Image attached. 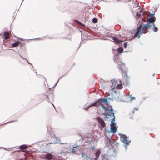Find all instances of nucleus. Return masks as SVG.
Segmentation results:
<instances>
[{
	"instance_id": "f257e3e1",
	"label": "nucleus",
	"mask_w": 160,
	"mask_h": 160,
	"mask_svg": "<svg viewBox=\"0 0 160 160\" xmlns=\"http://www.w3.org/2000/svg\"><path fill=\"white\" fill-rule=\"evenodd\" d=\"M118 135L120 137V140L123 143L126 150L127 148V146L131 143V141L129 139V137L126 135L122 134L119 133Z\"/></svg>"
},
{
	"instance_id": "f03ea898",
	"label": "nucleus",
	"mask_w": 160,
	"mask_h": 160,
	"mask_svg": "<svg viewBox=\"0 0 160 160\" xmlns=\"http://www.w3.org/2000/svg\"><path fill=\"white\" fill-rule=\"evenodd\" d=\"M110 111L111 112L112 114H108V116L111 117L112 116L113 117V118L111 119V123L110 124V125H113L115 124V123L114 122L115 121V117L114 116V113L113 110L112 108H111L110 109Z\"/></svg>"
},
{
	"instance_id": "7ed1b4c3",
	"label": "nucleus",
	"mask_w": 160,
	"mask_h": 160,
	"mask_svg": "<svg viewBox=\"0 0 160 160\" xmlns=\"http://www.w3.org/2000/svg\"><path fill=\"white\" fill-rule=\"evenodd\" d=\"M110 130L111 131H108V132L109 133H110L111 132H112V133H113V134L112 135H113L117 130V127H116L114 125H110Z\"/></svg>"
},
{
	"instance_id": "20e7f679",
	"label": "nucleus",
	"mask_w": 160,
	"mask_h": 160,
	"mask_svg": "<svg viewBox=\"0 0 160 160\" xmlns=\"http://www.w3.org/2000/svg\"><path fill=\"white\" fill-rule=\"evenodd\" d=\"M97 119L98 121L101 124V126L103 128L105 127V123L103 120L102 119L99 117H98L97 118Z\"/></svg>"
},
{
	"instance_id": "39448f33",
	"label": "nucleus",
	"mask_w": 160,
	"mask_h": 160,
	"mask_svg": "<svg viewBox=\"0 0 160 160\" xmlns=\"http://www.w3.org/2000/svg\"><path fill=\"white\" fill-rule=\"evenodd\" d=\"M156 21V18L155 17H154L152 18H148L147 19V21L150 24L152 23V25H153L154 22H155Z\"/></svg>"
},
{
	"instance_id": "423d86ee",
	"label": "nucleus",
	"mask_w": 160,
	"mask_h": 160,
	"mask_svg": "<svg viewBox=\"0 0 160 160\" xmlns=\"http://www.w3.org/2000/svg\"><path fill=\"white\" fill-rule=\"evenodd\" d=\"M53 158V155L50 153L46 154L45 156V159L47 160H50Z\"/></svg>"
},
{
	"instance_id": "0eeeda50",
	"label": "nucleus",
	"mask_w": 160,
	"mask_h": 160,
	"mask_svg": "<svg viewBox=\"0 0 160 160\" xmlns=\"http://www.w3.org/2000/svg\"><path fill=\"white\" fill-rule=\"evenodd\" d=\"M112 39L115 43H117L118 44L121 43L123 42L122 40H119L118 38L116 37H113Z\"/></svg>"
},
{
	"instance_id": "6e6552de",
	"label": "nucleus",
	"mask_w": 160,
	"mask_h": 160,
	"mask_svg": "<svg viewBox=\"0 0 160 160\" xmlns=\"http://www.w3.org/2000/svg\"><path fill=\"white\" fill-rule=\"evenodd\" d=\"M28 147V146L26 145L23 144L19 146V149L20 150H26Z\"/></svg>"
},
{
	"instance_id": "1a4fd4ad",
	"label": "nucleus",
	"mask_w": 160,
	"mask_h": 160,
	"mask_svg": "<svg viewBox=\"0 0 160 160\" xmlns=\"http://www.w3.org/2000/svg\"><path fill=\"white\" fill-rule=\"evenodd\" d=\"M100 151L99 150H97L95 153V159H97L98 158L100 154Z\"/></svg>"
},
{
	"instance_id": "9d476101",
	"label": "nucleus",
	"mask_w": 160,
	"mask_h": 160,
	"mask_svg": "<svg viewBox=\"0 0 160 160\" xmlns=\"http://www.w3.org/2000/svg\"><path fill=\"white\" fill-rule=\"evenodd\" d=\"M4 37L6 39H8L9 38L8 32H5L3 33Z\"/></svg>"
},
{
	"instance_id": "9b49d317",
	"label": "nucleus",
	"mask_w": 160,
	"mask_h": 160,
	"mask_svg": "<svg viewBox=\"0 0 160 160\" xmlns=\"http://www.w3.org/2000/svg\"><path fill=\"white\" fill-rule=\"evenodd\" d=\"M99 100L98 101V102L97 104L98 106V107L99 106H101L102 105V98H101L99 99H97L96 100Z\"/></svg>"
},
{
	"instance_id": "f8f14e48",
	"label": "nucleus",
	"mask_w": 160,
	"mask_h": 160,
	"mask_svg": "<svg viewBox=\"0 0 160 160\" xmlns=\"http://www.w3.org/2000/svg\"><path fill=\"white\" fill-rule=\"evenodd\" d=\"M102 102L103 103H104L106 105H108V101L107 100V98H102Z\"/></svg>"
},
{
	"instance_id": "ddd939ff",
	"label": "nucleus",
	"mask_w": 160,
	"mask_h": 160,
	"mask_svg": "<svg viewBox=\"0 0 160 160\" xmlns=\"http://www.w3.org/2000/svg\"><path fill=\"white\" fill-rule=\"evenodd\" d=\"M153 26L154 28V29L153 30V32H157L158 30V28L157 27L155 26V24L154 23L153 24Z\"/></svg>"
},
{
	"instance_id": "4468645a",
	"label": "nucleus",
	"mask_w": 160,
	"mask_h": 160,
	"mask_svg": "<svg viewBox=\"0 0 160 160\" xmlns=\"http://www.w3.org/2000/svg\"><path fill=\"white\" fill-rule=\"evenodd\" d=\"M19 43V42H15L13 43L12 45V47H15L18 46Z\"/></svg>"
},
{
	"instance_id": "2eb2a0df",
	"label": "nucleus",
	"mask_w": 160,
	"mask_h": 160,
	"mask_svg": "<svg viewBox=\"0 0 160 160\" xmlns=\"http://www.w3.org/2000/svg\"><path fill=\"white\" fill-rule=\"evenodd\" d=\"M101 106V109H103L104 110H105V111H110V109H109L108 108H106L103 105H102Z\"/></svg>"
},
{
	"instance_id": "dca6fc26",
	"label": "nucleus",
	"mask_w": 160,
	"mask_h": 160,
	"mask_svg": "<svg viewBox=\"0 0 160 160\" xmlns=\"http://www.w3.org/2000/svg\"><path fill=\"white\" fill-rule=\"evenodd\" d=\"M53 143L54 144H56L58 143L60 141L59 140L57 139L56 138H53Z\"/></svg>"
},
{
	"instance_id": "f3484780",
	"label": "nucleus",
	"mask_w": 160,
	"mask_h": 160,
	"mask_svg": "<svg viewBox=\"0 0 160 160\" xmlns=\"http://www.w3.org/2000/svg\"><path fill=\"white\" fill-rule=\"evenodd\" d=\"M74 21L76 22L77 24H78V25H81L82 26H84V24L80 22L79 21H78L77 20H74Z\"/></svg>"
},
{
	"instance_id": "a211bd4d",
	"label": "nucleus",
	"mask_w": 160,
	"mask_h": 160,
	"mask_svg": "<svg viewBox=\"0 0 160 160\" xmlns=\"http://www.w3.org/2000/svg\"><path fill=\"white\" fill-rule=\"evenodd\" d=\"M149 24H150L148 22L147 23H146L145 24H143V27H142V29H144V28H148L149 27Z\"/></svg>"
},
{
	"instance_id": "6ab92c4d",
	"label": "nucleus",
	"mask_w": 160,
	"mask_h": 160,
	"mask_svg": "<svg viewBox=\"0 0 160 160\" xmlns=\"http://www.w3.org/2000/svg\"><path fill=\"white\" fill-rule=\"evenodd\" d=\"M94 140H88L87 142H88L89 144H91L92 143H93L94 142Z\"/></svg>"
},
{
	"instance_id": "aec40b11",
	"label": "nucleus",
	"mask_w": 160,
	"mask_h": 160,
	"mask_svg": "<svg viewBox=\"0 0 160 160\" xmlns=\"http://www.w3.org/2000/svg\"><path fill=\"white\" fill-rule=\"evenodd\" d=\"M122 66H123V67H125V64L121 63L120 64H119L118 65V67L120 69Z\"/></svg>"
},
{
	"instance_id": "412c9836",
	"label": "nucleus",
	"mask_w": 160,
	"mask_h": 160,
	"mask_svg": "<svg viewBox=\"0 0 160 160\" xmlns=\"http://www.w3.org/2000/svg\"><path fill=\"white\" fill-rule=\"evenodd\" d=\"M118 51L119 52L121 53L123 51V49L122 48L120 47L118 48Z\"/></svg>"
},
{
	"instance_id": "4be33fe9",
	"label": "nucleus",
	"mask_w": 160,
	"mask_h": 160,
	"mask_svg": "<svg viewBox=\"0 0 160 160\" xmlns=\"http://www.w3.org/2000/svg\"><path fill=\"white\" fill-rule=\"evenodd\" d=\"M142 25H140L138 27L137 31H138V32H140V30L142 29Z\"/></svg>"
},
{
	"instance_id": "5701e85b",
	"label": "nucleus",
	"mask_w": 160,
	"mask_h": 160,
	"mask_svg": "<svg viewBox=\"0 0 160 160\" xmlns=\"http://www.w3.org/2000/svg\"><path fill=\"white\" fill-rule=\"evenodd\" d=\"M99 100H96L94 103H93L92 104V106H96V107H98V106L97 104L98 103V101Z\"/></svg>"
},
{
	"instance_id": "b1692460",
	"label": "nucleus",
	"mask_w": 160,
	"mask_h": 160,
	"mask_svg": "<svg viewBox=\"0 0 160 160\" xmlns=\"http://www.w3.org/2000/svg\"><path fill=\"white\" fill-rule=\"evenodd\" d=\"M97 18H93L92 19V22L94 23H96L97 22Z\"/></svg>"
},
{
	"instance_id": "393cba45",
	"label": "nucleus",
	"mask_w": 160,
	"mask_h": 160,
	"mask_svg": "<svg viewBox=\"0 0 160 160\" xmlns=\"http://www.w3.org/2000/svg\"><path fill=\"white\" fill-rule=\"evenodd\" d=\"M77 146H74L73 147V148H72V153H76V149H74V148H76Z\"/></svg>"
},
{
	"instance_id": "a878e982",
	"label": "nucleus",
	"mask_w": 160,
	"mask_h": 160,
	"mask_svg": "<svg viewBox=\"0 0 160 160\" xmlns=\"http://www.w3.org/2000/svg\"><path fill=\"white\" fill-rule=\"evenodd\" d=\"M139 32H138V31H137L135 33L133 37V38H135V37H137L138 35Z\"/></svg>"
},
{
	"instance_id": "bb28decb",
	"label": "nucleus",
	"mask_w": 160,
	"mask_h": 160,
	"mask_svg": "<svg viewBox=\"0 0 160 160\" xmlns=\"http://www.w3.org/2000/svg\"><path fill=\"white\" fill-rule=\"evenodd\" d=\"M155 15V12H154L153 13H152L151 14H150L148 16V17H149V18H152L154 17V16Z\"/></svg>"
},
{
	"instance_id": "cd10ccee",
	"label": "nucleus",
	"mask_w": 160,
	"mask_h": 160,
	"mask_svg": "<svg viewBox=\"0 0 160 160\" xmlns=\"http://www.w3.org/2000/svg\"><path fill=\"white\" fill-rule=\"evenodd\" d=\"M17 120L11 121H10V122H7L6 123H5L3 125H5V124H8V123H11V122H17Z\"/></svg>"
},
{
	"instance_id": "c85d7f7f",
	"label": "nucleus",
	"mask_w": 160,
	"mask_h": 160,
	"mask_svg": "<svg viewBox=\"0 0 160 160\" xmlns=\"http://www.w3.org/2000/svg\"><path fill=\"white\" fill-rule=\"evenodd\" d=\"M142 31L141 32L140 34H141L142 33H146L147 32H146L145 31V30L144 29H142Z\"/></svg>"
},
{
	"instance_id": "c756f323",
	"label": "nucleus",
	"mask_w": 160,
	"mask_h": 160,
	"mask_svg": "<svg viewBox=\"0 0 160 160\" xmlns=\"http://www.w3.org/2000/svg\"><path fill=\"white\" fill-rule=\"evenodd\" d=\"M136 16L137 18H138L140 17V16H141V14L139 13V12H138L136 13Z\"/></svg>"
},
{
	"instance_id": "7c9ffc66",
	"label": "nucleus",
	"mask_w": 160,
	"mask_h": 160,
	"mask_svg": "<svg viewBox=\"0 0 160 160\" xmlns=\"http://www.w3.org/2000/svg\"><path fill=\"white\" fill-rule=\"evenodd\" d=\"M117 87L118 89H121L122 88V86L120 85V84H118L117 85Z\"/></svg>"
},
{
	"instance_id": "2f4dec72",
	"label": "nucleus",
	"mask_w": 160,
	"mask_h": 160,
	"mask_svg": "<svg viewBox=\"0 0 160 160\" xmlns=\"http://www.w3.org/2000/svg\"><path fill=\"white\" fill-rule=\"evenodd\" d=\"M125 67H123V66H122V68H121V70L123 72L124 71V70H125Z\"/></svg>"
},
{
	"instance_id": "473e14b6",
	"label": "nucleus",
	"mask_w": 160,
	"mask_h": 160,
	"mask_svg": "<svg viewBox=\"0 0 160 160\" xmlns=\"http://www.w3.org/2000/svg\"><path fill=\"white\" fill-rule=\"evenodd\" d=\"M127 43H128V42H125L124 43L123 46H124V48H126L127 46Z\"/></svg>"
},
{
	"instance_id": "72a5a7b5",
	"label": "nucleus",
	"mask_w": 160,
	"mask_h": 160,
	"mask_svg": "<svg viewBox=\"0 0 160 160\" xmlns=\"http://www.w3.org/2000/svg\"><path fill=\"white\" fill-rule=\"evenodd\" d=\"M65 75H62V76H61L60 78H59V79H58V81L56 83L55 85H56L58 83V81L60 79H61V78L62 77H63V76H65Z\"/></svg>"
},
{
	"instance_id": "f704fd0d",
	"label": "nucleus",
	"mask_w": 160,
	"mask_h": 160,
	"mask_svg": "<svg viewBox=\"0 0 160 160\" xmlns=\"http://www.w3.org/2000/svg\"><path fill=\"white\" fill-rule=\"evenodd\" d=\"M1 148H3L4 149H5L6 150L8 151H9L10 149H11V148H9V149H6V148H4L1 147Z\"/></svg>"
},
{
	"instance_id": "c9c22d12",
	"label": "nucleus",
	"mask_w": 160,
	"mask_h": 160,
	"mask_svg": "<svg viewBox=\"0 0 160 160\" xmlns=\"http://www.w3.org/2000/svg\"><path fill=\"white\" fill-rule=\"evenodd\" d=\"M114 144L117 147L119 146V143L118 142H115Z\"/></svg>"
},
{
	"instance_id": "e433bc0d",
	"label": "nucleus",
	"mask_w": 160,
	"mask_h": 160,
	"mask_svg": "<svg viewBox=\"0 0 160 160\" xmlns=\"http://www.w3.org/2000/svg\"><path fill=\"white\" fill-rule=\"evenodd\" d=\"M89 108H90L89 107V106H88V107L84 108V110L86 111H87Z\"/></svg>"
},
{
	"instance_id": "4c0bfd02",
	"label": "nucleus",
	"mask_w": 160,
	"mask_h": 160,
	"mask_svg": "<svg viewBox=\"0 0 160 160\" xmlns=\"http://www.w3.org/2000/svg\"><path fill=\"white\" fill-rule=\"evenodd\" d=\"M25 60H26L27 61V63H28V64H30L31 65H32H32L31 63H30L28 62V60L26 59L25 58Z\"/></svg>"
},
{
	"instance_id": "58836bf2",
	"label": "nucleus",
	"mask_w": 160,
	"mask_h": 160,
	"mask_svg": "<svg viewBox=\"0 0 160 160\" xmlns=\"http://www.w3.org/2000/svg\"><path fill=\"white\" fill-rule=\"evenodd\" d=\"M150 24H149V27H148V28H149V29H151V27H152V25H150Z\"/></svg>"
},
{
	"instance_id": "ea45409f",
	"label": "nucleus",
	"mask_w": 160,
	"mask_h": 160,
	"mask_svg": "<svg viewBox=\"0 0 160 160\" xmlns=\"http://www.w3.org/2000/svg\"><path fill=\"white\" fill-rule=\"evenodd\" d=\"M46 100L48 102H49V100L48 98V97H47V98H46Z\"/></svg>"
},
{
	"instance_id": "a19ab883",
	"label": "nucleus",
	"mask_w": 160,
	"mask_h": 160,
	"mask_svg": "<svg viewBox=\"0 0 160 160\" xmlns=\"http://www.w3.org/2000/svg\"><path fill=\"white\" fill-rule=\"evenodd\" d=\"M135 97H131V99L132 100L134 99H135Z\"/></svg>"
},
{
	"instance_id": "79ce46f5",
	"label": "nucleus",
	"mask_w": 160,
	"mask_h": 160,
	"mask_svg": "<svg viewBox=\"0 0 160 160\" xmlns=\"http://www.w3.org/2000/svg\"><path fill=\"white\" fill-rule=\"evenodd\" d=\"M107 98V99H108V100H112V99L110 97H108V98Z\"/></svg>"
},
{
	"instance_id": "37998d69",
	"label": "nucleus",
	"mask_w": 160,
	"mask_h": 160,
	"mask_svg": "<svg viewBox=\"0 0 160 160\" xmlns=\"http://www.w3.org/2000/svg\"><path fill=\"white\" fill-rule=\"evenodd\" d=\"M91 148L92 150H94V149L95 148L94 146H93V147H92Z\"/></svg>"
},
{
	"instance_id": "c03bdc74",
	"label": "nucleus",
	"mask_w": 160,
	"mask_h": 160,
	"mask_svg": "<svg viewBox=\"0 0 160 160\" xmlns=\"http://www.w3.org/2000/svg\"><path fill=\"white\" fill-rule=\"evenodd\" d=\"M108 118V115L106 116H105V117L104 120L106 121V119Z\"/></svg>"
},
{
	"instance_id": "a18cd8bd",
	"label": "nucleus",
	"mask_w": 160,
	"mask_h": 160,
	"mask_svg": "<svg viewBox=\"0 0 160 160\" xmlns=\"http://www.w3.org/2000/svg\"><path fill=\"white\" fill-rule=\"evenodd\" d=\"M108 107L109 108H111H111H112V106H111V105L108 106Z\"/></svg>"
},
{
	"instance_id": "49530a36",
	"label": "nucleus",
	"mask_w": 160,
	"mask_h": 160,
	"mask_svg": "<svg viewBox=\"0 0 160 160\" xmlns=\"http://www.w3.org/2000/svg\"><path fill=\"white\" fill-rule=\"evenodd\" d=\"M147 97H144L143 98V100H145L146 99V98H147Z\"/></svg>"
},
{
	"instance_id": "de8ad7c7",
	"label": "nucleus",
	"mask_w": 160,
	"mask_h": 160,
	"mask_svg": "<svg viewBox=\"0 0 160 160\" xmlns=\"http://www.w3.org/2000/svg\"><path fill=\"white\" fill-rule=\"evenodd\" d=\"M103 115H104L105 116H106L107 115V114L106 113H103Z\"/></svg>"
},
{
	"instance_id": "09e8293b",
	"label": "nucleus",
	"mask_w": 160,
	"mask_h": 160,
	"mask_svg": "<svg viewBox=\"0 0 160 160\" xmlns=\"http://www.w3.org/2000/svg\"><path fill=\"white\" fill-rule=\"evenodd\" d=\"M84 137H85V138H88V135H85V136H84Z\"/></svg>"
},
{
	"instance_id": "8fccbe9b",
	"label": "nucleus",
	"mask_w": 160,
	"mask_h": 160,
	"mask_svg": "<svg viewBox=\"0 0 160 160\" xmlns=\"http://www.w3.org/2000/svg\"><path fill=\"white\" fill-rule=\"evenodd\" d=\"M90 108L92 106V104H90L89 106H88Z\"/></svg>"
},
{
	"instance_id": "3c124183",
	"label": "nucleus",
	"mask_w": 160,
	"mask_h": 160,
	"mask_svg": "<svg viewBox=\"0 0 160 160\" xmlns=\"http://www.w3.org/2000/svg\"><path fill=\"white\" fill-rule=\"evenodd\" d=\"M20 39L21 41H24V39L21 38V39Z\"/></svg>"
},
{
	"instance_id": "603ef678",
	"label": "nucleus",
	"mask_w": 160,
	"mask_h": 160,
	"mask_svg": "<svg viewBox=\"0 0 160 160\" xmlns=\"http://www.w3.org/2000/svg\"><path fill=\"white\" fill-rule=\"evenodd\" d=\"M140 37V34L138 35V38H139Z\"/></svg>"
},
{
	"instance_id": "864d4df0",
	"label": "nucleus",
	"mask_w": 160,
	"mask_h": 160,
	"mask_svg": "<svg viewBox=\"0 0 160 160\" xmlns=\"http://www.w3.org/2000/svg\"><path fill=\"white\" fill-rule=\"evenodd\" d=\"M19 55H20V56L23 59H25V58H23V57H22V56H21L20 54H19Z\"/></svg>"
},
{
	"instance_id": "5fc2aeb1",
	"label": "nucleus",
	"mask_w": 160,
	"mask_h": 160,
	"mask_svg": "<svg viewBox=\"0 0 160 160\" xmlns=\"http://www.w3.org/2000/svg\"><path fill=\"white\" fill-rule=\"evenodd\" d=\"M119 83L121 84H122V82L121 81H119Z\"/></svg>"
},
{
	"instance_id": "6e6d98bb",
	"label": "nucleus",
	"mask_w": 160,
	"mask_h": 160,
	"mask_svg": "<svg viewBox=\"0 0 160 160\" xmlns=\"http://www.w3.org/2000/svg\"><path fill=\"white\" fill-rule=\"evenodd\" d=\"M134 109H135V110H138V109L137 108H136L135 107V108H134Z\"/></svg>"
},
{
	"instance_id": "4d7b16f0",
	"label": "nucleus",
	"mask_w": 160,
	"mask_h": 160,
	"mask_svg": "<svg viewBox=\"0 0 160 160\" xmlns=\"http://www.w3.org/2000/svg\"><path fill=\"white\" fill-rule=\"evenodd\" d=\"M82 156L83 157H84V155H83V153H82Z\"/></svg>"
},
{
	"instance_id": "13d9d810",
	"label": "nucleus",
	"mask_w": 160,
	"mask_h": 160,
	"mask_svg": "<svg viewBox=\"0 0 160 160\" xmlns=\"http://www.w3.org/2000/svg\"><path fill=\"white\" fill-rule=\"evenodd\" d=\"M142 12V10H141L139 12Z\"/></svg>"
},
{
	"instance_id": "bf43d9fd",
	"label": "nucleus",
	"mask_w": 160,
	"mask_h": 160,
	"mask_svg": "<svg viewBox=\"0 0 160 160\" xmlns=\"http://www.w3.org/2000/svg\"><path fill=\"white\" fill-rule=\"evenodd\" d=\"M105 131H107V130H106V128H105Z\"/></svg>"
},
{
	"instance_id": "052dcab7",
	"label": "nucleus",
	"mask_w": 160,
	"mask_h": 160,
	"mask_svg": "<svg viewBox=\"0 0 160 160\" xmlns=\"http://www.w3.org/2000/svg\"><path fill=\"white\" fill-rule=\"evenodd\" d=\"M114 60L115 61L116 60V58H114Z\"/></svg>"
},
{
	"instance_id": "680f3d73",
	"label": "nucleus",
	"mask_w": 160,
	"mask_h": 160,
	"mask_svg": "<svg viewBox=\"0 0 160 160\" xmlns=\"http://www.w3.org/2000/svg\"><path fill=\"white\" fill-rule=\"evenodd\" d=\"M144 15V13H143L142 15Z\"/></svg>"
},
{
	"instance_id": "e2e57ef3",
	"label": "nucleus",
	"mask_w": 160,
	"mask_h": 160,
	"mask_svg": "<svg viewBox=\"0 0 160 160\" xmlns=\"http://www.w3.org/2000/svg\"><path fill=\"white\" fill-rule=\"evenodd\" d=\"M38 39H39V40H41V39H40V38H38Z\"/></svg>"
},
{
	"instance_id": "0e129e2a",
	"label": "nucleus",
	"mask_w": 160,
	"mask_h": 160,
	"mask_svg": "<svg viewBox=\"0 0 160 160\" xmlns=\"http://www.w3.org/2000/svg\"><path fill=\"white\" fill-rule=\"evenodd\" d=\"M52 105H53V106H54V107L55 108V107H54V105H53L52 103Z\"/></svg>"
},
{
	"instance_id": "69168bd1",
	"label": "nucleus",
	"mask_w": 160,
	"mask_h": 160,
	"mask_svg": "<svg viewBox=\"0 0 160 160\" xmlns=\"http://www.w3.org/2000/svg\"><path fill=\"white\" fill-rule=\"evenodd\" d=\"M133 113H134V111H133Z\"/></svg>"
},
{
	"instance_id": "338daca9",
	"label": "nucleus",
	"mask_w": 160,
	"mask_h": 160,
	"mask_svg": "<svg viewBox=\"0 0 160 160\" xmlns=\"http://www.w3.org/2000/svg\"><path fill=\"white\" fill-rule=\"evenodd\" d=\"M95 160H97V159H95Z\"/></svg>"
}]
</instances>
